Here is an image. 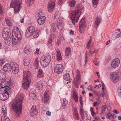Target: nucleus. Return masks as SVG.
<instances>
[{"label": "nucleus", "mask_w": 121, "mask_h": 121, "mask_svg": "<svg viewBox=\"0 0 121 121\" xmlns=\"http://www.w3.org/2000/svg\"><path fill=\"white\" fill-rule=\"evenodd\" d=\"M120 63L119 59L118 58H116L112 60L111 64L113 68H116L119 66Z\"/></svg>", "instance_id": "17"}, {"label": "nucleus", "mask_w": 121, "mask_h": 121, "mask_svg": "<svg viewBox=\"0 0 121 121\" xmlns=\"http://www.w3.org/2000/svg\"><path fill=\"white\" fill-rule=\"evenodd\" d=\"M42 13L40 12H39L38 13L39 18L37 20V22L39 25L44 24L45 21L46 17L44 16H42Z\"/></svg>", "instance_id": "13"}, {"label": "nucleus", "mask_w": 121, "mask_h": 121, "mask_svg": "<svg viewBox=\"0 0 121 121\" xmlns=\"http://www.w3.org/2000/svg\"><path fill=\"white\" fill-rule=\"evenodd\" d=\"M63 18L61 17L58 18L57 22V25L59 29L61 30L63 28L64 24L63 22Z\"/></svg>", "instance_id": "14"}, {"label": "nucleus", "mask_w": 121, "mask_h": 121, "mask_svg": "<svg viewBox=\"0 0 121 121\" xmlns=\"http://www.w3.org/2000/svg\"><path fill=\"white\" fill-rule=\"evenodd\" d=\"M102 110L105 111L107 108V106L105 105H104L101 107Z\"/></svg>", "instance_id": "50"}, {"label": "nucleus", "mask_w": 121, "mask_h": 121, "mask_svg": "<svg viewBox=\"0 0 121 121\" xmlns=\"http://www.w3.org/2000/svg\"><path fill=\"white\" fill-rule=\"evenodd\" d=\"M74 100L76 102H78V97L75 98H73Z\"/></svg>", "instance_id": "63"}, {"label": "nucleus", "mask_w": 121, "mask_h": 121, "mask_svg": "<svg viewBox=\"0 0 121 121\" xmlns=\"http://www.w3.org/2000/svg\"><path fill=\"white\" fill-rule=\"evenodd\" d=\"M64 0H59V5H61L63 2Z\"/></svg>", "instance_id": "56"}, {"label": "nucleus", "mask_w": 121, "mask_h": 121, "mask_svg": "<svg viewBox=\"0 0 121 121\" xmlns=\"http://www.w3.org/2000/svg\"><path fill=\"white\" fill-rule=\"evenodd\" d=\"M16 29V31H13L12 32V45H14L16 44V43H19L21 40V38H22L19 29L18 27H17Z\"/></svg>", "instance_id": "4"}, {"label": "nucleus", "mask_w": 121, "mask_h": 121, "mask_svg": "<svg viewBox=\"0 0 121 121\" xmlns=\"http://www.w3.org/2000/svg\"><path fill=\"white\" fill-rule=\"evenodd\" d=\"M34 64L36 66V67L38 66L39 64V60L37 58H36L35 61L34 62Z\"/></svg>", "instance_id": "44"}, {"label": "nucleus", "mask_w": 121, "mask_h": 121, "mask_svg": "<svg viewBox=\"0 0 121 121\" xmlns=\"http://www.w3.org/2000/svg\"><path fill=\"white\" fill-rule=\"evenodd\" d=\"M79 102L81 106L83 107V103L82 102V98L81 96H80V97Z\"/></svg>", "instance_id": "46"}, {"label": "nucleus", "mask_w": 121, "mask_h": 121, "mask_svg": "<svg viewBox=\"0 0 121 121\" xmlns=\"http://www.w3.org/2000/svg\"><path fill=\"white\" fill-rule=\"evenodd\" d=\"M71 49L70 47H66L65 51V56H69L71 54Z\"/></svg>", "instance_id": "21"}, {"label": "nucleus", "mask_w": 121, "mask_h": 121, "mask_svg": "<svg viewBox=\"0 0 121 121\" xmlns=\"http://www.w3.org/2000/svg\"><path fill=\"white\" fill-rule=\"evenodd\" d=\"M104 84L103 83H102V90L103 92V93L101 95L102 96V97H103L104 95L105 94L104 92Z\"/></svg>", "instance_id": "51"}, {"label": "nucleus", "mask_w": 121, "mask_h": 121, "mask_svg": "<svg viewBox=\"0 0 121 121\" xmlns=\"http://www.w3.org/2000/svg\"><path fill=\"white\" fill-rule=\"evenodd\" d=\"M3 13V11L2 9V7L0 6V15H2Z\"/></svg>", "instance_id": "54"}, {"label": "nucleus", "mask_w": 121, "mask_h": 121, "mask_svg": "<svg viewBox=\"0 0 121 121\" xmlns=\"http://www.w3.org/2000/svg\"><path fill=\"white\" fill-rule=\"evenodd\" d=\"M10 65L11 66V69H13L14 68H17V67H19L17 63L14 62H11Z\"/></svg>", "instance_id": "28"}, {"label": "nucleus", "mask_w": 121, "mask_h": 121, "mask_svg": "<svg viewBox=\"0 0 121 121\" xmlns=\"http://www.w3.org/2000/svg\"><path fill=\"white\" fill-rule=\"evenodd\" d=\"M31 74L29 71H23L22 86L25 89L27 90L30 84Z\"/></svg>", "instance_id": "3"}, {"label": "nucleus", "mask_w": 121, "mask_h": 121, "mask_svg": "<svg viewBox=\"0 0 121 121\" xmlns=\"http://www.w3.org/2000/svg\"><path fill=\"white\" fill-rule=\"evenodd\" d=\"M35 30V27L33 26H30L27 29L25 33V36L29 38L32 35V32Z\"/></svg>", "instance_id": "12"}, {"label": "nucleus", "mask_w": 121, "mask_h": 121, "mask_svg": "<svg viewBox=\"0 0 121 121\" xmlns=\"http://www.w3.org/2000/svg\"><path fill=\"white\" fill-rule=\"evenodd\" d=\"M118 91L119 95L121 96V87H119L118 90Z\"/></svg>", "instance_id": "47"}, {"label": "nucleus", "mask_w": 121, "mask_h": 121, "mask_svg": "<svg viewBox=\"0 0 121 121\" xmlns=\"http://www.w3.org/2000/svg\"><path fill=\"white\" fill-rule=\"evenodd\" d=\"M7 107L4 105H3L2 107V110L3 112V115L4 117L7 114Z\"/></svg>", "instance_id": "29"}, {"label": "nucleus", "mask_w": 121, "mask_h": 121, "mask_svg": "<svg viewBox=\"0 0 121 121\" xmlns=\"http://www.w3.org/2000/svg\"><path fill=\"white\" fill-rule=\"evenodd\" d=\"M51 57L49 54L42 56L40 60V63L42 66L45 67L48 66L51 62Z\"/></svg>", "instance_id": "7"}, {"label": "nucleus", "mask_w": 121, "mask_h": 121, "mask_svg": "<svg viewBox=\"0 0 121 121\" xmlns=\"http://www.w3.org/2000/svg\"><path fill=\"white\" fill-rule=\"evenodd\" d=\"M46 114L47 115L50 116L51 115V113L50 112L47 111L46 112Z\"/></svg>", "instance_id": "59"}, {"label": "nucleus", "mask_w": 121, "mask_h": 121, "mask_svg": "<svg viewBox=\"0 0 121 121\" xmlns=\"http://www.w3.org/2000/svg\"><path fill=\"white\" fill-rule=\"evenodd\" d=\"M38 113L37 110L36 109L35 106H33L31 110L30 114L33 117H35Z\"/></svg>", "instance_id": "18"}, {"label": "nucleus", "mask_w": 121, "mask_h": 121, "mask_svg": "<svg viewBox=\"0 0 121 121\" xmlns=\"http://www.w3.org/2000/svg\"><path fill=\"white\" fill-rule=\"evenodd\" d=\"M77 77V79L78 81H79L80 80V72L78 70V69H77V72L76 73Z\"/></svg>", "instance_id": "39"}, {"label": "nucleus", "mask_w": 121, "mask_h": 121, "mask_svg": "<svg viewBox=\"0 0 121 121\" xmlns=\"http://www.w3.org/2000/svg\"><path fill=\"white\" fill-rule=\"evenodd\" d=\"M4 63V62L3 60H0V66L2 65Z\"/></svg>", "instance_id": "61"}, {"label": "nucleus", "mask_w": 121, "mask_h": 121, "mask_svg": "<svg viewBox=\"0 0 121 121\" xmlns=\"http://www.w3.org/2000/svg\"><path fill=\"white\" fill-rule=\"evenodd\" d=\"M47 45L48 48L50 49L52 48L53 44H52V39L51 37L47 43Z\"/></svg>", "instance_id": "27"}, {"label": "nucleus", "mask_w": 121, "mask_h": 121, "mask_svg": "<svg viewBox=\"0 0 121 121\" xmlns=\"http://www.w3.org/2000/svg\"><path fill=\"white\" fill-rule=\"evenodd\" d=\"M10 64H6L4 66L3 69L5 73L7 72H9L11 71V69Z\"/></svg>", "instance_id": "19"}, {"label": "nucleus", "mask_w": 121, "mask_h": 121, "mask_svg": "<svg viewBox=\"0 0 121 121\" xmlns=\"http://www.w3.org/2000/svg\"><path fill=\"white\" fill-rule=\"evenodd\" d=\"M64 66L61 64H58L56 65L54 69V72L57 74H60L63 72Z\"/></svg>", "instance_id": "11"}, {"label": "nucleus", "mask_w": 121, "mask_h": 121, "mask_svg": "<svg viewBox=\"0 0 121 121\" xmlns=\"http://www.w3.org/2000/svg\"><path fill=\"white\" fill-rule=\"evenodd\" d=\"M112 114L110 113H108L107 115L108 118L109 119H111L110 117L111 116H112Z\"/></svg>", "instance_id": "53"}, {"label": "nucleus", "mask_w": 121, "mask_h": 121, "mask_svg": "<svg viewBox=\"0 0 121 121\" xmlns=\"http://www.w3.org/2000/svg\"><path fill=\"white\" fill-rule=\"evenodd\" d=\"M64 79L66 81H68V82L70 83L71 82L70 77L69 74L68 73L65 74L63 76Z\"/></svg>", "instance_id": "24"}, {"label": "nucleus", "mask_w": 121, "mask_h": 121, "mask_svg": "<svg viewBox=\"0 0 121 121\" xmlns=\"http://www.w3.org/2000/svg\"><path fill=\"white\" fill-rule=\"evenodd\" d=\"M26 3L27 5L29 6L31 5L34 3V0H27Z\"/></svg>", "instance_id": "33"}, {"label": "nucleus", "mask_w": 121, "mask_h": 121, "mask_svg": "<svg viewBox=\"0 0 121 121\" xmlns=\"http://www.w3.org/2000/svg\"><path fill=\"white\" fill-rule=\"evenodd\" d=\"M5 73L3 69L0 70V80H2L6 77Z\"/></svg>", "instance_id": "22"}, {"label": "nucleus", "mask_w": 121, "mask_h": 121, "mask_svg": "<svg viewBox=\"0 0 121 121\" xmlns=\"http://www.w3.org/2000/svg\"><path fill=\"white\" fill-rule=\"evenodd\" d=\"M4 90L2 89L0 90V99L2 101H4L7 99L9 95L12 94V90Z\"/></svg>", "instance_id": "8"}, {"label": "nucleus", "mask_w": 121, "mask_h": 121, "mask_svg": "<svg viewBox=\"0 0 121 121\" xmlns=\"http://www.w3.org/2000/svg\"><path fill=\"white\" fill-rule=\"evenodd\" d=\"M68 102V101L65 99H64L63 104V107L64 109L65 108V107L67 104Z\"/></svg>", "instance_id": "35"}, {"label": "nucleus", "mask_w": 121, "mask_h": 121, "mask_svg": "<svg viewBox=\"0 0 121 121\" xmlns=\"http://www.w3.org/2000/svg\"><path fill=\"white\" fill-rule=\"evenodd\" d=\"M4 121H10V120L9 118H6L4 119Z\"/></svg>", "instance_id": "64"}, {"label": "nucleus", "mask_w": 121, "mask_h": 121, "mask_svg": "<svg viewBox=\"0 0 121 121\" xmlns=\"http://www.w3.org/2000/svg\"><path fill=\"white\" fill-rule=\"evenodd\" d=\"M24 98L22 94H18L16 96L14 100L11 102V106L16 115L18 116L22 113V103Z\"/></svg>", "instance_id": "1"}, {"label": "nucleus", "mask_w": 121, "mask_h": 121, "mask_svg": "<svg viewBox=\"0 0 121 121\" xmlns=\"http://www.w3.org/2000/svg\"><path fill=\"white\" fill-rule=\"evenodd\" d=\"M36 91L35 89H31L29 92V94H36Z\"/></svg>", "instance_id": "45"}, {"label": "nucleus", "mask_w": 121, "mask_h": 121, "mask_svg": "<svg viewBox=\"0 0 121 121\" xmlns=\"http://www.w3.org/2000/svg\"><path fill=\"white\" fill-rule=\"evenodd\" d=\"M73 97L74 98H76L78 97L76 93L74 91H73Z\"/></svg>", "instance_id": "49"}, {"label": "nucleus", "mask_w": 121, "mask_h": 121, "mask_svg": "<svg viewBox=\"0 0 121 121\" xmlns=\"http://www.w3.org/2000/svg\"><path fill=\"white\" fill-rule=\"evenodd\" d=\"M74 117L77 120H78L79 119V115L78 112H75Z\"/></svg>", "instance_id": "42"}, {"label": "nucleus", "mask_w": 121, "mask_h": 121, "mask_svg": "<svg viewBox=\"0 0 121 121\" xmlns=\"http://www.w3.org/2000/svg\"><path fill=\"white\" fill-rule=\"evenodd\" d=\"M6 22L7 24L10 26H11L12 25V21L8 19H6Z\"/></svg>", "instance_id": "38"}, {"label": "nucleus", "mask_w": 121, "mask_h": 121, "mask_svg": "<svg viewBox=\"0 0 121 121\" xmlns=\"http://www.w3.org/2000/svg\"><path fill=\"white\" fill-rule=\"evenodd\" d=\"M24 53L27 54H29L31 52V50L29 49L27 46H26L24 48L23 50Z\"/></svg>", "instance_id": "30"}, {"label": "nucleus", "mask_w": 121, "mask_h": 121, "mask_svg": "<svg viewBox=\"0 0 121 121\" xmlns=\"http://www.w3.org/2000/svg\"><path fill=\"white\" fill-rule=\"evenodd\" d=\"M22 1L20 0H12L10 3V7L13 8L14 13H18L21 8Z\"/></svg>", "instance_id": "5"}, {"label": "nucleus", "mask_w": 121, "mask_h": 121, "mask_svg": "<svg viewBox=\"0 0 121 121\" xmlns=\"http://www.w3.org/2000/svg\"><path fill=\"white\" fill-rule=\"evenodd\" d=\"M115 39L121 36V30L120 31V33L117 32L114 34Z\"/></svg>", "instance_id": "40"}, {"label": "nucleus", "mask_w": 121, "mask_h": 121, "mask_svg": "<svg viewBox=\"0 0 121 121\" xmlns=\"http://www.w3.org/2000/svg\"><path fill=\"white\" fill-rule=\"evenodd\" d=\"M30 59L28 56H25L24 58L23 63L24 65L26 66L28 65L30 62Z\"/></svg>", "instance_id": "20"}, {"label": "nucleus", "mask_w": 121, "mask_h": 121, "mask_svg": "<svg viewBox=\"0 0 121 121\" xmlns=\"http://www.w3.org/2000/svg\"><path fill=\"white\" fill-rule=\"evenodd\" d=\"M2 36L4 40H7L10 38V30L7 27H4L2 30Z\"/></svg>", "instance_id": "9"}, {"label": "nucleus", "mask_w": 121, "mask_h": 121, "mask_svg": "<svg viewBox=\"0 0 121 121\" xmlns=\"http://www.w3.org/2000/svg\"><path fill=\"white\" fill-rule=\"evenodd\" d=\"M39 52V49L38 48L36 49V51L34 53L35 55H38Z\"/></svg>", "instance_id": "52"}, {"label": "nucleus", "mask_w": 121, "mask_h": 121, "mask_svg": "<svg viewBox=\"0 0 121 121\" xmlns=\"http://www.w3.org/2000/svg\"><path fill=\"white\" fill-rule=\"evenodd\" d=\"M101 21V18L98 16H97L95 23V27L96 28H97L98 26L100 24Z\"/></svg>", "instance_id": "23"}, {"label": "nucleus", "mask_w": 121, "mask_h": 121, "mask_svg": "<svg viewBox=\"0 0 121 121\" xmlns=\"http://www.w3.org/2000/svg\"><path fill=\"white\" fill-rule=\"evenodd\" d=\"M76 4L74 0H70L69 2V5L71 7L74 6Z\"/></svg>", "instance_id": "34"}, {"label": "nucleus", "mask_w": 121, "mask_h": 121, "mask_svg": "<svg viewBox=\"0 0 121 121\" xmlns=\"http://www.w3.org/2000/svg\"><path fill=\"white\" fill-rule=\"evenodd\" d=\"M44 73L42 70L41 69H39L38 71L37 77L38 78H43L44 76Z\"/></svg>", "instance_id": "25"}, {"label": "nucleus", "mask_w": 121, "mask_h": 121, "mask_svg": "<svg viewBox=\"0 0 121 121\" xmlns=\"http://www.w3.org/2000/svg\"><path fill=\"white\" fill-rule=\"evenodd\" d=\"M85 17H83L79 22V26L80 28L79 29V31L80 33H82L84 31L83 30L82 28V27L85 26Z\"/></svg>", "instance_id": "15"}, {"label": "nucleus", "mask_w": 121, "mask_h": 121, "mask_svg": "<svg viewBox=\"0 0 121 121\" xmlns=\"http://www.w3.org/2000/svg\"><path fill=\"white\" fill-rule=\"evenodd\" d=\"M84 111L82 107V106L80 107V115H81L82 117V116L83 115V112Z\"/></svg>", "instance_id": "41"}, {"label": "nucleus", "mask_w": 121, "mask_h": 121, "mask_svg": "<svg viewBox=\"0 0 121 121\" xmlns=\"http://www.w3.org/2000/svg\"><path fill=\"white\" fill-rule=\"evenodd\" d=\"M91 114L92 116L93 117H94L95 115V113L94 111H91Z\"/></svg>", "instance_id": "55"}, {"label": "nucleus", "mask_w": 121, "mask_h": 121, "mask_svg": "<svg viewBox=\"0 0 121 121\" xmlns=\"http://www.w3.org/2000/svg\"><path fill=\"white\" fill-rule=\"evenodd\" d=\"M52 2L49 4L48 5V11L51 12L53 10L55 5V0H51Z\"/></svg>", "instance_id": "16"}, {"label": "nucleus", "mask_w": 121, "mask_h": 121, "mask_svg": "<svg viewBox=\"0 0 121 121\" xmlns=\"http://www.w3.org/2000/svg\"><path fill=\"white\" fill-rule=\"evenodd\" d=\"M110 77L112 81L114 83L118 82L119 80V76L116 73H111L110 74Z\"/></svg>", "instance_id": "10"}, {"label": "nucleus", "mask_w": 121, "mask_h": 121, "mask_svg": "<svg viewBox=\"0 0 121 121\" xmlns=\"http://www.w3.org/2000/svg\"><path fill=\"white\" fill-rule=\"evenodd\" d=\"M83 8L82 5L80 3L77 4L75 7V9L73 10L70 14V16L71 18L73 24L74 25L75 22L77 23L80 15L82 14L81 10Z\"/></svg>", "instance_id": "2"}, {"label": "nucleus", "mask_w": 121, "mask_h": 121, "mask_svg": "<svg viewBox=\"0 0 121 121\" xmlns=\"http://www.w3.org/2000/svg\"><path fill=\"white\" fill-rule=\"evenodd\" d=\"M36 87L39 90H41L43 87L41 81L37 83Z\"/></svg>", "instance_id": "31"}, {"label": "nucleus", "mask_w": 121, "mask_h": 121, "mask_svg": "<svg viewBox=\"0 0 121 121\" xmlns=\"http://www.w3.org/2000/svg\"><path fill=\"white\" fill-rule=\"evenodd\" d=\"M29 94L30 97L31 98V99L35 100L36 98V94Z\"/></svg>", "instance_id": "37"}, {"label": "nucleus", "mask_w": 121, "mask_h": 121, "mask_svg": "<svg viewBox=\"0 0 121 121\" xmlns=\"http://www.w3.org/2000/svg\"><path fill=\"white\" fill-rule=\"evenodd\" d=\"M92 86L91 85L89 86L88 87V90H91V89Z\"/></svg>", "instance_id": "62"}, {"label": "nucleus", "mask_w": 121, "mask_h": 121, "mask_svg": "<svg viewBox=\"0 0 121 121\" xmlns=\"http://www.w3.org/2000/svg\"><path fill=\"white\" fill-rule=\"evenodd\" d=\"M0 85L1 87L0 90L2 89L4 90H9V91L12 90L10 87L12 86V84L10 80H8L7 81L5 80H3L0 83Z\"/></svg>", "instance_id": "6"}, {"label": "nucleus", "mask_w": 121, "mask_h": 121, "mask_svg": "<svg viewBox=\"0 0 121 121\" xmlns=\"http://www.w3.org/2000/svg\"><path fill=\"white\" fill-rule=\"evenodd\" d=\"M113 112L114 113L116 114H118L119 113V112H118V111L117 110H113Z\"/></svg>", "instance_id": "58"}, {"label": "nucleus", "mask_w": 121, "mask_h": 121, "mask_svg": "<svg viewBox=\"0 0 121 121\" xmlns=\"http://www.w3.org/2000/svg\"><path fill=\"white\" fill-rule=\"evenodd\" d=\"M87 56L86 54L85 56V64H86L87 61Z\"/></svg>", "instance_id": "60"}, {"label": "nucleus", "mask_w": 121, "mask_h": 121, "mask_svg": "<svg viewBox=\"0 0 121 121\" xmlns=\"http://www.w3.org/2000/svg\"><path fill=\"white\" fill-rule=\"evenodd\" d=\"M55 25V24H52L51 26V29L53 30L54 31H55L56 30V27L54 25Z\"/></svg>", "instance_id": "48"}, {"label": "nucleus", "mask_w": 121, "mask_h": 121, "mask_svg": "<svg viewBox=\"0 0 121 121\" xmlns=\"http://www.w3.org/2000/svg\"><path fill=\"white\" fill-rule=\"evenodd\" d=\"M16 70H15V69H11L13 73L14 74H17L19 70V67H17V68H16Z\"/></svg>", "instance_id": "36"}, {"label": "nucleus", "mask_w": 121, "mask_h": 121, "mask_svg": "<svg viewBox=\"0 0 121 121\" xmlns=\"http://www.w3.org/2000/svg\"><path fill=\"white\" fill-rule=\"evenodd\" d=\"M32 35L33 36V37L34 38H37L38 37L39 35V34L38 31L35 30H35L32 32Z\"/></svg>", "instance_id": "32"}, {"label": "nucleus", "mask_w": 121, "mask_h": 121, "mask_svg": "<svg viewBox=\"0 0 121 121\" xmlns=\"http://www.w3.org/2000/svg\"><path fill=\"white\" fill-rule=\"evenodd\" d=\"M49 99V96H44V101L45 103H46L48 101Z\"/></svg>", "instance_id": "43"}, {"label": "nucleus", "mask_w": 121, "mask_h": 121, "mask_svg": "<svg viewBox=\"0 0 121 121\" xmlns=\"http://www.w3.org/2000/svg\"><path fill=\"white\" fill-rule=\"evenodd\" d=\"M101 84H99V85H96L95 86L94 88H95L96 87H98V88H100V87H101Z\"/></svg>", "instance_id": "57"}, {"label": "nucleus", "mask_w": 121, "mask_h": 121, "mask_svg": "<svg viewBox=\"0 0 121 121\" xmlns=\"http://www.w3.org/2000/svg\"><path fill=\"white\" fill-rule=\"evenodd\" d=\"M56 52L57 53L56 56L57 60H62V58L61 56L59 49L58 48L57 49Z\"/></svg>", "instance_id": "26"}]
</instances>
